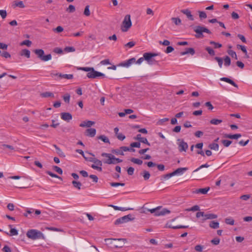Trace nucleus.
Instances as JSON below:
<instances>
[{
  "instance_id": "59",
  "label": "nucleus",
  "mask_w": 252,
  "mask_h": 252,
  "mask_svg": "<svg viewBox=\"0 0 252 252\" xmlns=\"http://www.w3.org/2000/svg\"><path fill=\"white\" fill-rule=\"evenodd\" d=\"M125 184L124 183H115V182H112V183H110V185L112 186V187H118V186H125Z\"/></svg>"
},
{
  "instance_id": "63",
  "label": "nucleus",
  "mask_w": 252,
  "mask_h": 252,
  "mask_svg": "<svg viewBox=\"0 0 252 252\" xmlns=\"http://www.w3.org/2000/svg\"><path fill=\"white\" fill-rule=\"evenodd\" d=\"M116 136H117V138L121 141L124 140L126 138V136L124 134H123L122 133H120L118 134V135H116Z\"/></svg>"
},
{
  "instance_id": "9",
  "label": "nucleus",
  "mask_w": 252,
  "mask_h": 252,
  "mask_svg": "<svg viewBox=\"0 0 252 252\" xmlns=\"http://www.w3.org/2000/svg\"><path fill=\"white\" fill-rule=\"evenodd\" d=\"M102 165L101 161L97 159L95 161V163L91 165V167L94 169H96L99 171H102L101 166Z\"/></svg>"
},
{
  "instance_id": "52",
  "label": "nucleus",
  "mask_w": 252,
  "mask_h": 252,
  "mask_svg": "<svg viewBox=\"0 0 252 252\" xmlns=\"http://www.w3.org/2000/svg\"><path fill=\"white\" fill-rule=\"evenodd\" d=\"M46 173L48 174L49 175H50V176H51L52 177H54V178H58V179H62V178L59 177L58 175H57V174H54L53 173H52V172L51 171H47L46 172Z\"/></svg>"
},
{
  "instance_id": "50",
  "label": "nucleus",
  "mask_w": 252,
  "mask_h": 252,
  "mask_svg": "<svg viewBox=\"0 0 252 252\" xmlns=\"http://www.w3.org/2000/svg\"><path fill=\"white\" fill-rule=\"evenodd\" d=\"M199 17L201 19H206L207 18V14L204 11H199Z\"/></svg>"
},
{
  "instance_id": "6",
  "label": "nucleus",
  "mask_w": 252,
  "mask_h": 252,
  "mask_svg": "<svg viewBox=\"0 0 252 252\" xmlns=\"http://www.w3.org/2000/svg\"><path fill=\"white\" fill-rule=\"evenodd\" d=\"M101 156L103 157H106L107 158L105 159L103 161V162L108 164H116V162L115 161V157L114 156L112 155L111 154H108L106 153H103L101 154Z\"/></svg>"
},
{
  "instance_id": "29",
  "label": "nucleus",
  "mask_w": 252,
  "mask_h": 252,
  "mask_svg": "<svg viewBox=\"0 0 252 252\" xmlns=\"http://www.w3.org/2000/svg\"><path fill=\"white\" fill-rule=\"evenodd\" d=\"M20 55L29 58L30 57V51L28 49H23L21 51Z\"/></svg>"
},
{
  "instance_id": "60",
  "label": "nucleus",
  "mask_w": 252,
  "mask_h": 252,
  "mask_svg": "<svg viewBox=\"0 0 252 252\" xmlns=\"http://www.w3.org/2000/svg\"><path fill=\"white\" fill-rule=\"evenodd\" d=\"M159 43L164 46H169L170 44V42L168 40H164L163 41H159Z\"/></svg>"
},
{
  "instance_id": "3",
  "label": "nucleus",
  "mask_w": 252,
  "mask_h": 252,
  "mask_svg": "<svg viewBox=\"0 0 252 252\" xmlns=\"http://www.w3.org/2000/svg\"><path fill=\"white\" fill-rule=\"evenodd\" d=\"M158 55V53L147 52L143 54V56L145 60L147 61L149 64L154 65L157 64L158 63V61L154 59V57Z\"/></svg>"
},
{
  "instance_id": "37",
  "label": "nucleus",
  "mask_w": 252,
  "mask_h": 252,
  "mask_svg": "<svg viewBox=\"0 0 252 252\" xmlns=\"http://www.w3.org/2000/svg\"><path fill=\"white\" fill-rule=\"evenodd\" d=\"M98 139L101 140L104 143H110L109 139L106 136H105L104 135H100L98 137Z\"/></svg>"
},
{
  "instance_id": "49",
  "label": "nucleus",
  "mask_w": 252,
  "mask_h": 252,
  "mask_svg": "<svg viewBox=\"0 0 252 252\" xmlns=\"http://www.w3.org/2000/svg\"><path fill=\"white\" fill-rule=\"evenodd\" d=\"M198 210H199V207L197 205H194V206H192V207L187 209V211H192V212H194V211H198Z\"/></svg>"
},
{
  "instance_id": "35",
  "label": "nucleus",
  "mask_w": 252,
  "mask_h": 252,
  "mask_svg": "<svg viewBox=\"0 0 252 252\" xmlns=\"http://www.w3.org/2000/svg\"><path fill=\"white\" fill-rule=\"evenodd\" d=\"M172 22L177 26L180 25L181 24V20L179 18L173 17L171 18Z\"/></svg>"
},
{
  "instance_id": "17",
  "label": "nucleus",
  "mask_w": 252,
  "mask_h": 252,
  "mask_svg": "<svg viewBox=\"0 0 252 252\" xmlns=\"http://www.w3.org/2000/svg\"><path fill=\"white\" fill-rule=\"evenodd\" d=\"M181 12L184 14L186 15L189 20L191 21L194 20L193 17L192 15L191 14V12L190 11V10H189V9H183L181 11Z\"/></svg>"
},
{
  "instance_id": "1",
  "label": "nucleus",
  "mask_w": 252,
  "mask_h": 252,
  "mask_svg": "<svg viewBox=\"0 0 252 252\" xmlns=\"http://www.w3.org/2000/svg\"><path fill=\"white\" fill-rule=\"evenodd\" d=\"M27 236L32 240L43 239L44 238L43 233L36 229H30L27 232Z\"/></svg>"
},
{
  "instance_id": "12",
  "label": "nucleus",
  "mask_w": 252,
  "mask_h": 252,
  "mask_svg": "<svg viewBox=\"0 0 252 252\" xmlns=\"http://www.w3.org/2000/svg\"><path fill=\"white\" fill-rule=\"evenodd\" d=\"M61 117L62 119L67 122H69L72 119L71 114L68 112L62 113L61 114Z\"/></svg>"
},
{
  "instance_id": "55",
  "label": "nucleus",
  "mask_w": 252,
  "mask_h": 252,
  "mask_svg": "<svg viewBox=\"0 0 252 252\" xmlns=\"http://www.w3.org/2000/svg\"><path fill=\"white\" fill-rule=\"evenodd\" d=\"M168 121H169L168 118H163V119L158 120L157 122V124L158 125H163V123H164L165 122H167Z\"/></svg>"
},
{
  "instance_id": "2",
  "label": "nucleus",
  "mask_w": 252,
  "mask_h": 252,
  "mask_svg": "<svg viewBox=\"0 0 252 252\" xmlns=\"http://www.w3.org/2000/svg\"><path fill=\"white\" fill-rule=\"evenodd\" d=\"M194 32L196 33L195 37L196 38H202L204 37L203 32L211 34V32L207 28L202 26H196L193 29Z\"/></svg>"
},
{
  "instance_id": "24",
  "label": "nucleus",
  "mask_w": 252,
  "mask_h": 252,
  "mask_svg": "<svg viewBox=\"0 0 252 252\" xmlns=\"http://www.w3.org/2000/svg\"><path fill=\"white\" fill-rule=\"evenodd\" d=\"M53 146L56 149V152L59 155V156L60 157H63V158H64L65 157V155L64 154V153L62 151V150L59 147H58L56 145H54Z\"/></svg>"
},
{
  "instance_id": "61",
  "label": "nucleus",
  "mask_w": 252,
  "mask_h": 252,
  "mask_svg": "<svg viewBox=\"0 0 252 252\" xmlns=\"http://www.w3.org/2000/svg\"><path fill=\"white\" fill-rule=\"evenodd\" d=\"M237 47L238 48L240 49L245 54H247V51L245 46L237 45Z\"/></svg>"
},
{
  "instance_id": "40",
  "label": "nucleus",
  "mask_w": 252,
  "mask_h": 252,
  "mask_svg": "<svg viewBox=\"0 0 252 252\" xmlns=\"http://www.w3.org/2000/svg\"><path fill=\"white\" fill-rule=\"evenodd\" d=\"M222 122L221 120L213 119L210 121V123L212 125H217L220 124Z\"/></svg>"
},
{
  "instance_id": "47",
  "label": "nucleus",
  "mask_w": 252,
  "mask_h": 252,
  "mask_svg": "<svg viewBox=\"0 0 252 252\" xmlns=\"http://www.w3.org/2000/svg\"><path fill=\"white\" fill-rule=\"evenodd\" d=\"M14 2H15L14 5L15 6H18L21 8L25 7V5L24 4L22 1H15Z\"/></svg>"
},
{
  "instance_id": "32",
  "label": "nucleus",
  "mask_w": 252,
  "mask_h": 252,
  "mask_svg": "<svg viewBox=\"0 0 252 252\" xmlns=\"http://www.w3.org/2000/svg\"><path fill=\"white\" fill-rule=\"evenodd\" d=\"M219 146L217 143H213L210 144L209 145V148L211 150H214L216 151H218L219 150Z\"/></svg>"
},
{
  "instance_id": "22",
  "label": "nucleus",
  "mask_w": 252,
  "mask_h": 252,
  "mask_svg": "<svg viewBox=\"0 0 252 252\" xmlns=\"http://www.w3.org/2000/svg\"><path fill=\"white\" fill-rule=\"evenodd\" d=\"M94 124V122L92 121H84L80 124L81 127H90L91 126Z\"/></svg>"
},
{
  "instance_id": "51",
  "label": "nucleus",
  "mask_w": 252,
  "mask_h": 252,
  "mask_svg": "<svg viewBox=\"0 0 252 252\" xmlns=\"http://www.w3.org/2000/svg\"><path fill=\"white\" fill-rule=\"evenodd\" d=\"M64 51L65 52H74L75 51V49L73 47L68 46L64 48Z\"/></svg>"
},
{
  "instance_id": "7",
  "label": "nucleus",
  "mask_w": 252,
  "mask_h": 252,
  "mask_svg": "<svg viewBox=\"0 0 252 252\" xmlns=\"http://www.w3.org/2000/svg\"><path fill=\"white\" fill-rule=\"evenodd\" d=\"M134 219V218L132 217V215L128 214L125 216L123 217L117 219L115 222V224L118 225L127 222L130 220H132Z\"/></svg>"
},
{
  "instance_id": "62",
  "label": "nucleus",
  "mask_w": 252,
  "mask_h": 252,
  "mask_svg": "<svg viewBox=\"0 0 252 252\" xmlns=\"http://www.w3.org/2000/svg\"><path fill=\"white\" fill-rule=\"evenodd\" d=\"M135 45V42L134 41H130L125 45V47L131 48Z\"/></svg>"
},
{
  "instance_id": "45",
  "label": "nucleus",
  "mask_w": 252,
  "mask_h": 252,
  "mask_svg": "<svg viewBox=\"0 0 252 252\" xmlns=\"http://www.w3.org/2000/svg\"><path fill=\"white\" fill-rule=\"evenodd\" d=\"M232 141L228 140H221V143L224 146L227 147H228L231 143Z\"/></svg>"
},
{
  "instance_id": "5",
  "label": "nucleus",
  "mask_w": 252,
  "mask_h": 252,
  "mask_svg": "<svg viewBox=\"0 0 252 252\" xmlns=\"http://www.w3.org/2000/svg\"><path fill=\"white\" fill-rule=\"evenodd\" d=\"M132 23L130 20V15L127 14L125 16L124 21L122 22L121 30L123 32H126L131 27Z\"/></svg>"
},
{
  "instance_id": "58",
  "label": "nucleus",
  "mask_w": 252,
  "mask_h": 252,
  "mask_svg": "<svg viewBox=\"0 0 252 252\" xmlns=\"http://www.w3.org/2000/svg\"><path fill=\"white\" fill-rule=\"evenodd\" d=\"M31 44H32V41L29 40H25L23 41L21 43V45H25L28 47L30 46L31 45Z\"/></svg>"
},
{
  "instance_id": "33",
  "label": "nucleus",
  "mask_w": 252,
  "mask_h": 252,
  "mask_svg": "<svg viewBox=\"0 0 252 252\" xmlns=\"http://www.w3.org/2000/svg\"><path fill=\"white\" fill-rule=\"evenodd\" d=\"M130 161L133 163L137 164L138 165H141L143 163V161L142 160L134 158H131L130 159Z\"/></svg>"
},
{
  "instance_id": "21",
  "label": "nucleus",
  "mask_w": 252,
  "mask_h": 252,
  "mask_svg": "<svg viewBox=\"0 0 252 252\" xmlns=\"http://www.w3.org/2000/svg\"><path fill=\"white\" fill-rule=\"evenodd\" d=\"M217 215L214 214H204L203 220H213L217 218Z\"/></svg>"
},
{
  "instance_id": "34",
  "label": "nucleus",
  "mask_w": 252,
  "mask_h": 252,
  "mask_svg": "<svg viewBox=\"0 0 252 252\" xmlns=\"http://www.w3.org/2000/svg\"><path fill=\"white\" fill-rule=\"evenodd\" d=\"M72 184L74 188L77 189H81V187L82 186V184L80 182L73 181L72 182Z\"/></svg>"
},
{
  "instance_id": "43",
  "label": "nucleus",
  "mask_w": 252,
  "mask_h": 252,
  "mask_svg": "<svg viewBox=\"0 0 252 252\" xmlns=\"http://www.w3.org/2000/svg\"><path fill=\"white\" fill-rule=\"evenodd\" d=\"M51 58H52V56L51 54H48L46 55H43L41 60L44 61V62H46V61H48L51 60Z\"/></svg>"
},
{
  "instance_id": "19",
  "label": "nucleus",
  "mask_w": 252,
  "mask_h": 252,
  "mask_svg": "<svg viewBox=\"0 0 252 252\" xmlns=\"http://www.w3.org/2000/svg\"><path fill=\"white\" fill-rule=\"evenodd\" d=\"M188 170L187 167H181L178 168L174 171L172 172L174 176L178 174H182L184 172Z\"/></svg>"
},
{
  "instance_id": "48",
  "label": "nucleus",
  "mask_w": 252,
  "mask_h": 252,
  "mask_svg": "<svg viewBox=\"0 0 252 252\" xmlns=\"http://www.w3.org/2000/svg\"><path fill=\"white\" fill-rule=\"evenodd\" d=\"M112 152L113 154H115L117 155H120L123 156L124 155V153H123L121 148L118 149L113 150Z\"/></svg>"
},
{
  "instance_id": "39",
  "label": "nucleus",
  "mask_w": 252,
  "mask_h": 252,
  "mask_svg": "<svg viewBox=\"0 0 252 252\" xmlns=\"http://www.w3.org/2000/svg\"><path fill=\"white\" fill-rule=\"evenodd\" d=\"M111 206L115 210H120V211H126V210H133L132 208L126 209L124 208L120 207L115 206V205H111Z\"/></svg>"
},
{
  "instance_id": "44",
  "label": "nucleus",
  "mask_w": 252,
  "mask_h": 252,
  "mask_svg": "<svg viewBox=\"0 0 252 252\" xmlns=\"http://www.w3.org/2000/svg\"><path fill=\"white\" fill-rule=\"evenodd\" d=\"M89 7H90V6L89 5H88L85 8V10L84 11V14L86 16H89L91 14Z\"/></svg>"
},
{
  "instance_id": "15",
  "label": "nucleus",
  "mask_w": 252,
  "mask_h": 252,
  "mask_svg": "<svg viewBox=\"0 0 252 252\" xmlns=\"http://www.w3.org/2000/svg\"><path fill=\"white\" fill-rule=\"evenodd\" d=\"M134 139L139 140L140 142L143 143L148 145V146H150V143L148 141L147 138L145 137H142L141 135L140 134H138L136 135V137L134 138Z\"/></svg>"
},
{
  "instance_id": "26",
  "label": "nucleus",
  "mask_w": 252,
  "mask_h": 252,
  "mask_svg": "<svg viewBox=\"0 0 252 252\" xmlns=\"http://www.w3.org/2000/svg\"><path fill=\"white\" fill-rule=\"evenodd\" d=\"M5 233L9 236H14L18 234V230L15 228H11L9 233L5 232Z\"/></svg>"
},
{
  "instance_id": "10",
  "label": "nucleus",
  "mask_w": 252,
  "mask_h": 252,
  "mask_svg": "<svg viewBox=\"0 0 252 252\" xmlns=\"http://www.w3.org/2000/svg\"><path fill=\"white\" fill-rule=\"evenodd\" d=\"M165 227L167 228H173L174 229H177L180 228H187L189 227V226L182 225L174 226L171 224L170 221H168L166 224Z\"/></svg>"
},
{
  "instance_id": "41",
  "label": "nucleus",
  "mask_w": 252,
  "mask_h": 252,
  "mask_svg": "<svg viewBox=\"0 0 252 252\" xmlns=\"http://www.w3.org/2000/svg\"><path fill=\"white\" fill-rule=\"evenodd\" d=\"M205 50L208 52V54L211 56H214L215 55V51L210 47H207Z\"/></svg>"
},
{
  "instance_id": "13",
  "label": "nucleus",
  "mask_w": 252,
  "mask_h": 252,
  "mask_svg": "<svg viewBox=\"0 0 252 252\" xmlns=\"http://www.w3.org/2000/svg\"><path fill=\"white\" fill-rule=\"evenodd\" d=\"M1 149L4 151H5L6 149H8L9 150V152L18 151L17 149L15 148L13 146L5 144H3L1 145Z\"/></svg>"
},
{
  "instance_id": "23",
  "label": "nucleus",
  "mask_w": 252,
  "mask_h": 252,
  "mask_svg": "<svg viewBox=\"0 0 252 252\" xmlns=\"http://www.w3.org/2000/svg\"><path fill=\"white\" fill-rule=\"evenodd\" d=\"M170 213V211L167 209H163L161 210H158V211H157L156 213V216H163L167 214H169Z\"/></svg>"
},
{
  "instance_id": "4",
  "label": "nucleus",
  "mask_w": 252,
  "mask_h": 252,
  "mask_svg": "<svg viewBox=\"0 0 252 252\" xmlns=\"http://www.w3.org/2000/svg\"><path fill=\"white\" fill-rule=\"evenodd\" d=\"M145 59L144 56L143 57L140 58L136 62L134 58H132L126 62L120 63L119 64H118V66L127 67L129 66L132 63L135 62L138 64H140Z\"/></svg>"
},
{
  "instance_id": "57",
  "label": "nucleus",
  "mask_w": 252,
  "mask_h": 252,
  "mask_svg": "<svg viewBox=\"0 0 252 252\" xmlns=\"http://www.w3.org/2000/svg\"><path fill=\"white\" fill-rule=\"evenodd\" d=\"M251 197V195L250 194H245L242 195L240 196V198L243 200L247 201Z\"/></svg>"
},
{
  "instance_id": "42",
  "label": "nucleus",
  "mask_w": 252,
  "mask_h": 252,
  "mask_svg": "<svg viewBox=\"0 0 252 252\" xmlns=\"http://www.w3.org/2000/svg\"><path fill=\"white\" fill-rule=\"evenodd\" d=\"M228 54L231 56L232 58H234L235 59L237 60V56L235 52L233 50H229L227 51Z\"/></svg>"
},
{
  "instance_id": "28",
  "label": "nucleus",
  "mask_w": 252,
  "mask_h": 252,
  "mask_svg": "<svg viewBox=\"0 0 252 252\" xmlns=\"http://www.w3.org/2000/svg\"><path fill=\"white\" fill-rule=\"evenodd\" d=\"M95 70L94 68H92V70L89 71L87 74V76L89 78H95V74L94 73Z\"/></svg>"
},
{
  "instance_id": "36",
  "label": "nucleus",
  "mask_w": 252,
  "mask_h": 252,
  "mask_svg": "<svg viewBox=\"0 0 252 252\" xmlns=\"http://www.w3.org/2000/svg\"><path fill=\"white\" fill-rule=\"evenodd\" d=\"M225 222L227 224L233 225L234 224V220L232 218H227L225 219Z\"/></svg>"
},
{
  "instance_id": "54",
  "label": "nucleus",
  "mask_w": 252,
  "mask_h": 252,
  "mask_svg": "<svg viewBox=\"0 0 252 252\" xmlns=\"http://www.w3.org/2000/svg\"><path fill=\"white\" fill-rule=\"evenodd\" d=\"M53 168L56 172H57L59 174H63V170L60 167L57 166H53Z\"/></svg>"
},
{
  "instance_id": "31",
  "label": "nucleus",
  "mask_w": 252,
  "mask_h": 252,
  "mask_svg": "<svg viewBox=\"0 0 252 252\" xmlns=\"http://www.w3.org/2000/svg\"><path fill=\"white\" fill-rule=\"evenodd\" d=\"M209 226L211 228L216 229L219 227V223L217 221H212L209 224Z\"/></svg>"
},
{
  "instance_id": "20",
  "label": "nucleus",
  "mask_w": 252,
  "mask_h": 252,
  "mask_svg": "<svg viewBox=\"0 0 252 252\" xmlns=\"http://www.w3.org/2000/svg\"><path fill=\"white\" fill-rule=\"evenodd\" d=\"M112 240L114 241H118L119 242H122V243H118L115 246L116 248H122L123 247L124 244L126 242V239L124 238H120V239H112Z\"/></svg>"
},
{
  "instance_id": "53",
  "label": "nucleus",
  "mask_w": 252,
  "mask_h": 252,
  "mask_svg": "<svg viewBox=\"0 0 252 252\" xmlns=\"http://www.w3.org/2000/svg\"><path fill=\"white\" fill-rule=\"evenodd\" d=\"M66 11L69 13H73L75 11V6L73 5H69L68 7L67 8Z\"/></svg>"
},
{
  "instance_id": "27",
  "label": "nucleus",
  "mask_w": 252,
  "mask_h": 252,
  "mask_svg": "<svg viewBox=\"0 0 252 252\" xmlns=\"http://www.w3.org/2000/svg\"><path fill=\"white\" fill-rule=\"evenodd\" d=\"M140 174L142 175L145 180H148L150 177V174L149 172L146 170H144L140 173Z\"/></svg>"
},
{
  "instance_id": "25",
  "label": "nucleus",
  "mask_w": 252,
  "mask_h": 252,
  "mask_svg": "<svg viewBox=\"0 0 252 252\" xmlns=\"http://www.w3.org/2000/svg\"><path fill=\"white\" fill-rule=\"evenodd\" d=\"M34 52L37 57L41 60L43 55L44 54V51L42 49H36Z\"/></svg>"
},
{
  "instance_id": "16",
  "label": "nucleus",
  "mask_w": 252,
  "mask_h": 252,
  "mask_svg": "<svg viewBox=\"0 0 252 252\" xmlns=\"http://www.w3.org/2000/svg\"><path fill=\"white\" fill-rule=\"evenodd\" d=\"M241 136L242 135L240 133L235 134H224L223 135L224 137L231 139H237L238 138H240Z\"/></svg>"
},
{
  "instance_id": "11",
  "label": "nucleus",
  "mask_w": 252,
  "mask_h": 252,
  "mask_svg": "<svg viewBox=\"0 0 252 252\" xmlns=\"http://www.w3.org/2000/svg\"><path fill=\"white\" fill-rule=\"evenodd\" d=\"M210 187H206L203 189H196L192 191L193 193L195 194H206L207 193L208 191L210 190Z\"/></svg>"
},
{
  "instance_id": "64",
  "label": "nucleus",
  "mask_w": 252,
  "mask_h": 252,
  "mask_svg": "<svg viewBox=\"0 0 252 252\" xmlns=\"http://www.w3.org/2000/svg\"><path fill=\"white\" fill-rule=\"evenodd\" d=\"M194 249L196 251L198 252H202L203 250V246L200 245H196Z\"/></svg>"
},
{
  "instance_id": "18",
  "label": "nucleus",
  "mask_w": 252,
  "mask_h": 252,
  "mask_svg": "<svg viewBox=\"0 0 252 252\" xmlns=\"http://www.w3.org/2000/svg\"><path fill=\"white\" fill-rule=\"evenodd\" d=\"M189 54L193 55L195 54V50L193 48H188L186 49L185 51L181 52L180 55L182 56Z\"/></svg>"
},
{
  "instance_id": "38",
  "label": "nucleus",
  "mask_w": 252,
  "mask_h": 252,
  "mask_svg": "<svg viewBox=\"0 0 252 252\" xmlns=\"http://www.w3.org/2000/svg\"><path fill=\"white\" fill-rule=\"evenodd\" d=\"M214 59L218 62L219 66L220 68L222 67L223 64V60L221 58L216 57Z\"/></svg>"
},
{
  "instance_id": "8",
  "label": "nucleus",
  "mask_w": 252,
  "mask_h": 252,
  "mask_svg": "<svg viewBox=\"0 0 252 252\" xmlns=\"http://www.w3.org/2000/svg\"><path fill=\"white\" fill-rule=\"evenodd\" d=\"M178 141H180L179 144V151L180 152H186L188 148V145L187 143L185 142L183 140L178 139Z\"/></svg>"
},
{
  "instance_id": "30",
  "label": "nucleus",
  "mask_w": 252,
  "mask_h": 252,
  "mask_svg": "<svg viewBox=\"0 0 252 252\" xmlns=\"http://www.w3.org/2000/svg\"><path fill=\"white\" fill-rule=\"evenodd\" d=\"M223 60H224V65L225 66H228L230 65L231 59L228 56H226L225 57H224Z\"/></svg>"
},
{
  "instance_id": "46",
  "label": "nucleus",
  "mask_w": 252,
  "mask_h": 252,
  "mask_svg": "<svg viewBox=\"0 0 252 252\" xmlns=\"http://www.w3.org/2000/svg\"><path fill=\"white\" fill-rule=\"evenodd\" d=\"M210 44L211 45H213L214 46L215 48H219L222 47V45L219 43L213 41H211L210 42Z\"/></svg>"
},
{
  "instance_id": "56",
  "label": "nucleus",
  "mask_w": 252,
  "mask_h": 252,
  "mask_svg": "<svg viewBox=\"0 0 252 252\" xmlns=\"http://www.w3.org/2000/svg\"><path fill=\"white\" fill-rule=\"evenodd\" d=\"M53 30L55 32L60 33L63 31V28L61 26H58L56 28L54 29Z\"/></svg>"
},
{
  "instance_id": "14",
  "label": "nucleus",
  "mask_w": 252,
  "mask_h": 252,
  "mask_svg": "<svg viewBox=\"0 0 252 252\" xmlns=\"http://www.w3.org/2000/svg\"><path fill=\"white\" fill-rule=\"evenodd\" d=\"M96 134V129L94 128H90L86 129L85 135L87 136L93 137Z\"/></svg>"
}]
</instances>
